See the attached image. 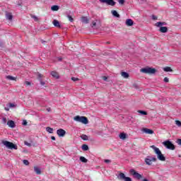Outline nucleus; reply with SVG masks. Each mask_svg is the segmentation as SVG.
<instances>
[{
  "label": "nucleus",
  "mask_w": 181,
  "mask_h": 181,
  "mask_svg": "<svg viewBox=\"0 0 181 181\" xmlns=\"http://www.w3.org/2000/svg\"><path fill=\"white\" fill-rule=\"evenodd\" d=\"M130 173L134 176L136 179H138V180L142 179V175L138 173L136 171H135V170H130Z\"/></svg>",
  "instance_id": "nucleus-6"
},
{
  "label": "nucleus",
  "mask_w": 181,
  "mask_h": 181,
  "mask_svg": "<svg viewBox=\"0 0 181 181\" xmlns=\"http://www.w3.org/2000/svg\"><path fill=\"white\" fill-rule=\"evenodd\" d=\"M1 47H4V43L0 41V49H1Z\"/></svg>",
  "instance_id": "nucleus-47"
},
{
  "label": "nucleus",
  "mask_w": 181,
  "mask_h": 181,
  "mask_svg": "<svg viewBox=\"0 0 181 181\" xmlns=\"http://www.w3.org/2000/svg\"><path fill=\"white\" fill-rule=\"evenodd\" d=\"M141 72L144 73L145 74H155L156 73V69L151 67L143 68L141 69Z\"/></svg>",
  "instance_id": "nucleus-3"
},
{
  "label": "nucleus",
  "mask_w": 181,
  "mask_h": 181,
  "mask_svg": "<svg viewBox=\"0 0 181 181\" xmlns=\"http://www.w3.org/2000/svg\"><path fill=\"white\" fill-rule=\"evenodd\" d=\"M142 181H149L148 179H144Z\"/></svg>",
  "instance_id": "nucleus-54"
},
{
  "label": "nucleus",
  "mask_w": 181,
  "mask_h": 181,
  "mask_svg": "<svg viewBox=\"0 0 181 181\" xmlns=\"http://www.w3.org/2000/svg\"><path fill=\"white\" fill-rule=\"evenodd\" d=\"M34 171L36 175H42V170H40V168L37 166H34Z\"/></svg>",
  "instance_id": "nucleus-14"
},
{
  "label": "nucleus",
  "mask_w": 181,
  "mask_h": 181,
  "mask_svg": "<svg viewBox=\"0 0 181 181\" xmlns=\"http://www.w3.org/2000/svg\"><path fill=\"white\" fill-rule=\"evenodd\" d=\"M74 121L77 122H81L82 124H88V119L84 116H76L74 117Z\"/></svg>",
  "instance_id": "nucleus-2"
},
{
  "label": "nucleus",
  "mask_w": 181,
  "mask_h": 181,
  "mask_svg": "<svg viewBox=\"0 0 181 181\" xmlns=\"http://www.w3.org/2000/svg\"><path fill=\"white\" fill-rule=\"evenodd\" d=\"M160 32H161V33H166V32H168V27H160Z\"/></svg>",
  "instance_id": "nucleus-19"
},
{
  "label": "nucleus",
  "mask_w": 181,
  "mask_h": 181,
  "mask_svg": "<svg viewBox=\"0 0 181 181\" xmlns=\"http://www.w3.org/2000/svg\"><path fill=\"white\" fill-rule=\"evenodd\" d=\"M175 124H176L177 127H181V122L179 121V120H176V121H175Z\"/></svg>",
  "instance_id": "nucleus-34"
},
{
  "label": "nucleus",
  "mask_w": 181,
  "mask_h": 181,
  "mask_svg": "<svg viewBox=\"0 0 181 181\" xmlns=\"http://www.w3.org/2000/svg\"><path fill=\"white\" fill-rule=\"evenodd\" d=\"M156 160H158L156 159V158L152 157L151 158H146L145 159V163H146V165H152L153 162H156Z\"/></svg>",
  "instance_id": "nucleus-9"
},
{
  "label": "nucleus",
  "mask_w": 181,
  "mask_h": 181,
  "mask_svg": "<svg viewBox=\"0 0 181 181\" xmlns=\"http://www.w3.org/2000/svg\"><path fill=\"white\" fill-rule=\"evenodd\" d=\"M81 21L82 22V23H88L90 22V18H88V17H86V16H82L81 18Z\"/></svg>",
  "instance_id": "nucleus-12"
},
{
  "label": "nucleus",
  "mask_w": 181,
  "mask_h": 181,
  "mask_svg": "<svg viewBox=\"0 0 181 181\" xmlns=\"http://www.w3.org/2000/svg\"><path fill=\"white\" fill-rule=\"evenodd\" d=\"M119 177L120 180L132 181V179L129 177H126L125 174H124V173H120L119 174Z\"/></svg>",
  "instance_id": "nucleus-8"
},
{
  "label": "nucleus",
  "mask_w": 181,
  "mask_h": 181,
  "mask_svg": "<svg viewBox=\"0 0 181 181\" xmlns=\"http://www.w3.org/2000/svg\"><path fill=\"white\" fill-rule=\"evenodd\" d=\"M108 78H107V76H103V79L105 81H107Z\"/></svg>",
  "instance_id": "nucleus-48"
},
{
  "label": "nucleus",
  "mask_w": 181,
  "mask_h": 181,
  "mask_svg": "<svg viewBox=\"0 0 181 181\" xmlns=\"http://www.w3.org/2000/svg\"><path fill=\"white\" fill-rule=\"evenodd\" d=\"M119 137L120 138V139H127V134H125V133H121L119 135Z\"/></svg>",
  "instance_id": "nucleus-23"
},
{
  "label": "nucleus",
  "mask_w": 181,
  "mask_h": 181,
  "mask_svg": "<svg viewBox=\"0 0 181 181\" xmlns=\"http://www.w3.org/2000/svg\"><path fill=\"white\" fill-rule=\"evenodd\" d=\"M6 78H7L8 80H11L12 81H14L15 80H16V78L12 76H6Z\"/></svg>",
  "instance_id": "nucleus-25"
},
{
  "label": "nucleus",
  "mask_w": 181,
  "mask_h": 181,
  "mask_svg": "<svg viewBox=\"0 0 181 181\" xmlns=\"http://www.w3.org/2000/svg\"><path fill=\"white\" fill-rule=\"evenodd\" d=\"M96 25H97V23L95 21H93L92 26H96Z\"/></svg>",
  "instance_id": "nucleus-41"
},
{
  "label": "nucleus",
  "mask_w": 181,
  "mask_h": 181,
  "mask_svg": "<svg viewBox=\"0 0 181 181\" xmlns=\"http://www.w3.org/2000/svg\"><path fill=\"white\" fill-rule=\"evenodd\" d=\"M51 76H52V77H54L55 78H59V73L54 71L51 72Z\"/></svg>",
  "instance_id": "nucleus-20"
},
{
  "label": "nucleus",
  "mask_w": 181,
  "mask_h": 181,
  "mask_svg": "<svg viewBox=\"0 0 181 181\" xmlns=\"http://www.w3.org/2000/svg\"><path fill=\"white\" fill-rule=\"evenodd\" d=\"M6 19H8V21H12L13 16H12L11 13H6Z\"/></svg>",
  "instance_id": "nucleus-17"
},
{
  "label": "nucleus",
  "mask_w": 181,
  "mask_h": 181,
  "mask_svg": "<svg viewBox=\"0 0 181 181\" xmlns=\"http://www.w3.org/2000/svg\"><path fill=\"white\" fill-rule=\"evenodd\" d=\"M156 19H158V17L156 16H152L153 21H156Z\"/></svg>",
  "instance_id": "nucleus-39"
},
{
  "label": "nucleus",
  "mask_w": 181,
  "mask_h": 181,
  "mask_svg": "<svg viewBox=\"0 0 181 181\" xmlns=\"http://www.w3.org/2000/svg\"><path fill=\"white\" fill-rule=\"evenodd\" d=\"M33 18L35 19V21H37V17H36V16H33Z\"/></svg>",
  "instance_id": "nucleus-51"
},
{
  "label": "nucleus",
  "mask_w": 181,
  "mask_h": 181,
  "mask_svg": "<svg viewBox=\"0 0 181 181\" xmlns=\"http://www.w3.org/2000/svg\"><path fill=\"white\" fill-rule=\"evenodd\" d=\"M71 80H72V81H78V78L75 77H72Z\"/></svg>",
  "instance_id": "nucleus-37"
},
{
  "label": "nucleus",
  "mask_w": 181,
  "mask_h": 181,
  "mask_svg": "<svg viewBox=\"0 0 181 181\" xmlns=\"http://www.w3.org/2000/svg\"><path fill=\"white\" fill-rule=\"evenodd\" d=\"M47 111H48V112H50V107L47 108Z\"/></svg>",
  "instance_id": "nucleus-53"
},
{
  "label": "nucleus",
  "mask_w": 181,
  "mask_h": 181,
  "mask_svg": "<svg viewBox=\"0 0 181 181\" xmlns=\"http://www.w3.org/2000/svg\"><path fill=\"white\" fill-rule=\"evenodd\" d=\"M42 77H43V75L39 74H38V80H40V78H42Z\"/></svg>",
  "instance_id": "nucleus-42"
},
{
  "label": "nucleus",
  "mask_w": 181,
  "mask_h": 181,
  "mask_svg": "<svg viewBox=\"0 0 181 181\" xmlns=\"http://www.w3.org/2000/svg\"><path fill=\"white\" fill-rule=\"evenodd\" d=\"M67 18L69 19V22H74V18L70 15L67 16Z\"/></svg>",
  "instance_id": "nucleus-31"
},
{
  "label": "nucleus",
  "mask_w": 181,
  "mask_h": 181,
  "mask_svg": "<svg viewBox=\"0 0 181 181\" xmlns=\"http://www.w3.org/2000/svg\"><path fill=\"white\" fill-rule=\"evenodd\" d=\"M10 107H15V105H13V103H10Z\"/></svg>",
  "instance_id": "nucleus-52"
},
{
  "label": "nucleus",
  "mask_w": 181,
  "mask_h": 181,
  "mask_svg": "<svg viewBox=\"0 0 181 181\" xmlns=\"http://www.w3.org/2000/svg\"><path fill=\"white\" fill-rule=\"evenodd\" d=\"M127 26H132L134 25V21L132 19L126 20Z\"/></svg>",
  "instance_id": "nucleus-16"
},
{
  "label": "nucleus",
  "mask_w": 181,
  "mask_h": 181,
  "mask_svg": "<svg viewBox=\"0 0 181 181\" xmlns=\"http://www.w3.org/2000/svg\"><path fill=\"white\" fill-rule=\"evenodd\" d=\"M25 86H30V82H29V81H25Z\"/></svg>",
  "instance_id": "nucleus-45"
},
{
  "label": "nucleus",
  "mask_w": 181,
  "mask_h": 181,
  "mask_svg": "<svg viewBox=\"0 0 181 181\" xmlns=\"http://www.w3.org/2000/svg\"><path fill=\"white\" fill-rule=\"evenodd\" d=\"M2 144L4 145V146L7 147L8 149H18V146L11 141H3Z\"/></svg>",
  "instance_id": "nucleus-4"
},
{
  "label": "nucleus",
  "mask_w": 181,
  "mask_h": 181,
  "mask_svg": "<svg viewBox=\"0 0 181 181\" xmlns=\"http://www.w3.org/2000/svg\"><path fill=\"white\" fill-rule=\"evenodd\" d=\"M47 132H49V134H53V128H51L50 127H47L46 128Z\"/></svg>",
  "instance_id": "nucleus-27"
},
{
  "label": "nucleus",
  "mask_w": 181,
  "mask_h": 181,
  "mask_svg": "<svg viewBox=\"0 0 181 181\" xmlns=\"http://www.w3.org/2000/svg\"><path fill=\"white\" fill-rule=\"evenodd\" d=\"M6 121H7L6 117H4V118H3V122H4V124H6Z\"/></svg>",
  "instance_id": "nucleus-43"
},
{
  "label": "nucleus",
  "mask_w": 181,
  "mask_h": 181,
  "mask_svg": "<svg viewBox=\"0 0 181 181\" xmlns=\"http://www.w3.org/2000/svg\"><path fill=\"white\" fill-rule=\"evenodd\" d=\"M81 139H83V141H88V136H87V135L86 134H82L81 136Z\"/></svg>",
  "instance_id": "nucleus-28"
},
{
  "label": "nucleus",
  "mask_w": 181,
  "mask_h": 181,
  "mask_svg": "<svg viewBox=\"0 0 181 181\" xmlns=\"http://www.w3.org/2000/svg\"><path fill=\"white\" fill-rule=\"evenodd\" d=\"M25 145H26L27 146H32V144L28 142V141H25L24 142Z\"/></svg>",
  "instance_id": "nucleus-36"
},
{
  "label": "nucleus",
  "mask_w": 181,
  "mask_h": 181,
  "mask_svg": "<svg viewBox=\"0 0 181 181\" xmlns=\"http://www.w3.org/2000/svg\"><path fill=\"white\" fill-rule=\"evenodd\" d=\"M121 76H122V77H124V78H128V77H129V74L122 71L121 73Z\"/></svg>",
  "instance_id": "nucleus-21"
},
{
  "label": "nucleus",
  "mask_w": 181,
  "mask_h": 181,
  "mask_svg": "<svg viewBox=\"0 0 181 181\" xmlns=\"http://www.w3.org/2000/svg\"><path fill=\"white\" fill-rule=\"evenodd\" d=\"M105 163H110V162H111V160H105Z\"/></svg>",
  "instance_id": "nucleus-50"
},
{
  "label": "nucleus",
  "mask_w": 181,
  "mask_h": 181,
  "mask_svg": "<svg viewBox=\"0 0 181 181\" xmlns=\"http://www.w3.org/2000/svg\"><path fill=\"white\" fill-rule=\"evenodd\" d=\"M79 160H81V162H83V163H87V162H88V160L83 156H81Z\"/></svg>",
  "instance_id": "nucleus-22"
},
{
  "label": "nucleus",
  "mask_w": 181,
  "mask_h": 181,
  "mask_svg": "<svg viewBox=\"0 0 181 181\" xmlns=\"http://www.w3.org/2000/svg\"><path fill=\"white\" fill-rule=\"evenodd\" d=\"M40 84H41V86H45V81L40 80Z\"/></svg>",
  "instance_id": "nucleus-46"
},
{
  "label": "nucleus",
  "mask_w": 181,
  "mask_h": 181,
  "mask_svg": "<svg viewBox=\"0 0 181 181\" xmlns=\"http://www.w3.org/2000/svg\"><path fill=\"white\" fill-rule=\"evenodd\" d=\"M141 131L142 132H144V134H147L148 135H152V134H154L153 130L148 128H143Z\"/></svg>",
  "instance_id": "nucleus-10"
},
{
  "label": "nucleus",
  "mask_w": 181,
  "mask_h": 181,
  "mask_svg": "<svg viewBox=\"0 0 181 181\" xmlns=\"http://www.w3.org/2000/svg\"><path fill=\"white\" fill-rule=\"evenodd\" d=\"M6 111H9V109L5 107Z\"/></svg>",
  "instance_id": "nucleus-55"
},
{
  "label": "nucleus",
  "mask_w": 181,
  "mask_h": 181,
  "mask_svg": "<svg viewBox=\"0 0 181 181\" xmlns=\"http://www.w3.org/2000/svg\"><path fill=\"white\" fill-rule=\"evenodd\" d=\"M150 148H151V149H153L154 153L157 154V158L158 160H161V162H165V160H166V157H165V156L162 154V151H160L159 148H157L156 146H155V145L151 146Z\"/></svg>",
  "instance_id": "nucleus-1"
},
{
  "label": "nucleus",
  "mask_w": 181,
  "mask_h": 181,
  "mask_svg": "<svg viewBox=\"0 0 181 181\" xmlns=\"http://www.w3.org/2000/svg\"><path fill=\"white\" fill-rule=\"evenodd\" d=\"M52 23H53L54 26H55L56 28H60V23L59 22V21L54 20Z\"/></svg>",
  "instance_id": "nucleus-18"
},
{
  "label": "nucleus",
  "mask_w": 181,
  "mask_h": 181,
  "mask_svg": "<svg viewBox=\"0 0 181 181\" xmlns=\"http://www.w3.org/2000/svg\"><path fill=\"white\" fill-rule=\"evenodd\" d=\"M163 71L168 72V71H173V70L172 69V68H170V66H166L163 68Z\"/></svg>",
  "instance_id": "nucleus-24"
},
{
  "label": "nucleus",
  "mask_w": 181,
  "mask_h": 181,
  "mask_svg": "<svg viewBox=\"0 0 181 181\" xmlns=\"http://www.w3.org/2000/svg\"><path fill=\"white\" fill-rule=\"evenodd\" d=\"M51 139L52 140V141H56V137H54V136H51Z\"/></svg>",
  "instance_id": "nucleus-49"
},
{
  "label": "nucleus",
  "mask_w": 181,
  "mask_h": 181,
  "mask_svg": "<svg viewBox=\"0 0 181 181\" xmlns=\"http://www.w3.org/2000/svg\"><path fill=\"white\" fill-rule=\"evenodd\" d=\"M138 112L139 114H141L142 115H148V112L144 111V110H139Z\"/></svg>",
  "instance_id": "nucleus-32"
},
{
  "label": "nucleus",
  "mask_w": 181,
  "mask_h": 181,
  "mask_svg": "<svg viewBox=\"0 0 181 181\" xmlns=\"http://www.w3.org/2000/svg\"><path fill=\"white\" fill-rule=\"evenodd\" d=\"M163 25H166V23H165V22H158V23H156V26H157V27H160V26H163Z\"/></svg>",
  "instance_id": "nucleus-26"
},
{
  "label": "nucleus",
  "mask_w": 181,
  "mask_h": 181,
  "mask_svg": "<svg viewBox=\"0 0 181 181\" xmlns=\"http://www.w3.org/2000/svg\"><path fill=\"white\" fill-rule=\"evenodd\" d=\"M177 144H178V145H181V139L177 140Z\"/></svg>",
  "instance_id": "nucleus-40"
},
{
  "label": "nucleus",
  "mask_w": 181,
  "mask_h": 181,
  "mask_svg": "<svg viewBox=\"0 0 181 181\" xmlns=\"http://www.w3.org/2000/svg\"><path fill=\"white\" fill-rule=\"evenodd\" d=\"M165 83H169V78L168 77L164 78Z\"/></svg>",
  "instance_id": "nucleus-38"
},
{
  "label": "nucleus",
  "mask_w": 181,
  "mask_h": 181,
  "mask_svg": "<svg viewBox=\"0 0 181 181\" xmlns=\"http://www.w3.org/2000/svg\"><path fill=\"white\" fill-rule=\"evenodd\" d=\"M163 145H164L167 149H170L171 151H175V145L172 144L169 140L164 141Z\"/></svg>",
  "instance_id": "nucleus-5"
},
{
  "label": "nucleus",
  "mask_w": 181,
  "mask_h": 181,
  "mask_svg": "<svg viewBox=\"0 0 181 181\" xmlns=\"http://www.w3.org/2000/svg\"><path fill=\"white\" fill-rule=\"evenodd\" d=\"M82 149L83 151H88V146L86 144L82 145Z\"/></svg>",
  "instance_id": "nucleus-30"
},
{
  "label": "nucleus",
  "mask_w": 181,
  "mask_h": 181,
  "mask_svg": "<svg viewBox=\"0 0 181 181\" xmlns=\"http://www.w3.org/2000/svg\"><path fill=\"white\" fill-rule=\"evenodd\" d=\"M23 163H24V165H25L26 166H28L29 165V160H23Z\"/></svg>",
  "instance_id": "nucleus-33"
},
{
  "label": "nucleus",
  "mask_w": 181,
  "mask_h": 181,
  "mask_svg": "<svg viewBox=\"0 0 181 181\" xmlns=\"http://www.w3.org/2000/svg\"><path fill=\"white\" fill-rule=\"evenodd\" d=\"M117 1L120 5H124V4H125V0H117Z\"/></svg>",
  "instance_id": "nucleus-35"
},
{
  "label": "nucleus",
  "mask_w": 181,
  "mask_h": 181,
  "mask_svg": "<svg viewBox=\"0 0 181 181\" xmlns=\"http://www.w3.org/2000/svg\"><path fill=\"white\" fill-rule=\"evenodd\" d=\"M101 4H107V5H110V6H115V1L114 0H99Z\"/></svg>",
  "instance_id": "nucleus-7"
},
{
  "label": "nucleus",
  "mask_w": 181,
  "mask_h": 181,
  "mask_svg": "<svg viewBox=\"0 0 181 181\" xmlns=\"http://www.w3.org/2000/svg\"><path fill=\"white\" fill-rule=\"evenodd\" d=\"M111 13L115 18H120L121 16H119V13L115 10H112Z\"/></svg>",
  "instance_id": "nucleus-15"
},
{
  "label": "nucleus",
  "mask_w": 181,
  "mask_h": 181,
  "mask_svg": "<svg viewBox=\"0 0 181 181\" xmlns=\"http://www.w3.org/2000/svg\"><path fill=\"white\" fill-rule=\"evenodd\" d=\"M57 134L59 136H64L66 135V131L63 129H59L57 131Z\"/></svg>",
  "instance_id": "nucleus-11"
},
{
  "label": "nucleus",
  "mask_w": 181,
  "mask_h": 181,
  "mask_svg": "<svg viewBox=\"0 0 181 181\" xmlns=\"http://www.w3.org/2000/svg\"><path fill=\"white\" fill-rule=\"evenodd\" d=\"M23 125H28V122L26 120H23Z\"/></svg>",
  "instance_id": "nucleus-44"
},
{
  "label": "nucleus",
  "mask_w": 181,
  "mask_h": 181,
  "mask_svg": "<svg viewBox=\"0 0 181 181\" xmlns=\"http://www.w3.org/2000/svg\"><path fill=\"white\" fill-rule=\"evenodd\" d=\"M7 125H8L10 128H15V122H13V120H9L7 122Z\"/></svg>",
  "instance_id": "nucleus-13"
},
{
  "label": "nucleus",
  "mask_w": 181,
  "mask_h": 181,
  "mask_svg": "<svg viewBox=\"0 0 181 181\" xmlns=\"http://www.w3.org/2000/svg\"><path fill=\"white\" fill-rule=\"evenodd\" d=\"M51 9L54 11H59V6L54 5L51 7Z\"/></svg>",
  "instance_id": "nucleus-29"
}]
</instances>
